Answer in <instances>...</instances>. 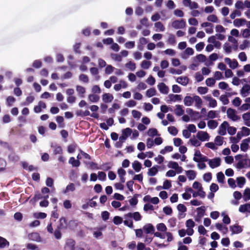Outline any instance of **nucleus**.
Segmentation results:
<instances>
[{
	"mask_svg": "<svg viewBox=\"0 0 250 250\" xmlns=\"http://www.w3.org/2000/svg\"><path fill=\"white\" fill-rule=\"evenodd\" d=\"M51 147L53 149V154L57 155V154H62V149L61 146L58 145L57 144L53 145L52 144L51 145Z\"/></svg>",
	"mask_w": 250,
	"mask_h": 250,
	"instance_id": "nucleus-11",
	"label": "nucleus"
},
{
	"mask_svg": "<svg viewBox=\"0 0 250 250\" xmlns=\"http://www.w3.org/2000/svg\"><path fill=\"white\" fill-rule=\"evenodd\" d=\"M223 139L224 138L222 137H221L220 136H217L215 138V143L217 145L220 146L222 145L223 143Z\"/></svg>",
	"mask_w": 250,
	"mask_h": 250,
	"instance_id": "nucleus-55",
	"label": "nucleus"
},
{
	"mask_svg": "<svg viewBox=\"0 0 250 250\" xmlns=\"http://www.w3.org/2000/svg\"><path fill=\"white\" fill-rule=\"evenodd\" d=\"M236 181L238 187L242 188L246 183V179L244 177H239L237 178Z\"/></svg>",
	"mask_w": 250,
	"mask_h": 250,
	"instance_id": "nucleus-29",
	"label": "nucleus"
},
{
	"mask_svg": "<svg viewBox=\"0 0 250 250\" xmlns=\"http://www.w3.org/2000/svg\"><path fill=\"white\" fill-rule=\"evenodd\" d=\"M75 190V184L74 183H70L69 184H68L66 186L65 189L63 191V193L64 194H66L69 191L73 192Z\"/></svg>",
	"mask_w": 250,
	"mask_h": 250,
	"instance_id": "nucleus-22",
	"label": "nucleus"
},
{
	"mask_svg": "<svg viewBox=\"0 0 250 250\" xmlns=\"http://www.w3.org/2000/svg\"><path fill=\"white\" fill-rule=\"evenodd\" d=\"M60 223L58 226L59 229H64L67 228L66 219L64 217H61L59 220Z\"/></svg>",
	"mask_w": 250,
	"mask_h": 250,
	"instance_id": "nucleus-15",
	"label": "nucleus"
},
{
	"mask_svg": "<svg viewBox=\"0 0 250 250\" xmlns=\"http://www.w3.org/2000/svg\"><path fill=\"white\" fill-rule=\"evenodd\" d=\"M156 91L154 88L148 89L146 92V95L148 97H151L156 94Z\"/></svg>",
	"mask_w": 250,
	"mask_h": 250,
	"instance_id": "nucleus-44",
	"label": "nucleus"
},
{
	"mask_svg": "<svg viewBox=\"0 0 250 250\" xmlns=\"http://www.w3.org/2000/svg\"><path fill=\"white\" fill-rule=\"evenodd\" d=\"M194 101L195 102V105L198 108H200L202 104V100L201 98L198 96H194L193 97Z\"/></svg>",
	"mask_w": 250,
	"mask_h": 250,
	"instance_id": "nucleus-33",
	"label": "nucleus"
},
{
	"mask_svg": "<svg viewBox=\"0 0 250 250\" xmlns=\"http://www.w3.org/2000/svg\"><path fill=\"white\" fill-rule=\"evenodd\" d=\"M113 99V96L109 93H104L103 95V100L105 103L111 102Z\"/></svg>",
	"mask_w": 250,
	"mask_h": 250,
	"instance_id": "nucleus-20",
	"label": "nucleus"
},
{
	"mask_svg": "<svg viewBox=\"0 0 250 250\" xmlns=\"http://www.w3.org/2000/svg\"><path fill=\"white\" fill-rule=\"evenodd\" d=\"M128 218H133L136 221H138L141 220L142 216L139 212H129L125 215V218L127 219Z\"/></svg>",
	"mask_w": 250,
	"mask_h": 250,
	"instance_id": "nucleus-3",
	"label": "nucleus"
},
{
	"mask_svg": "<svg viewBox=\"0 0 250 250\" xmlns=\"http://www.w3.org/2000/svg\"><path fill=\"white\" fill-rule=\"evenodd\" d=\"M9 246V242L4 238L0 236V249H3Z\"/></svg>",
	"mask_w": 250,
	"mask_h": 250,
	"instance_id": "nucleus-26",
	"label": "nucleus"
},
{
	"mask_svg": "<svg viewBox=\"0 0 250 250\" xmlns=\"http://www.w3.org/2000/svg\"><path fill=\"white\" fill-rule=\"evenodd\" d=\"M151 62L144 60L142 62L141 66L143 69H147L151 65Z\"/></svg>",
	"mask_w": 250,
	"mask_h": 250,
	"instance_id": "nucleus-45",
	"label": "nucleus"
},
{
	"mask_svg": "<svg viewBox=\"0 0 250 250\" xmlns=\"http://www.w3.org/2000/svg\"><path fill=\"white\" fill-rule=\"evenodd\" d=\"M137 250H151L149 248H146L145 245L143 243H139L137 245Z\"/></svg>",
	"mask_w": 250,
	"mask_h": 250,
	"instance_id": "nucleus-62",
	"label": "nucleus"
},
{
	"mask_svg": "<svg viewBox=\"0 0 250 250\" xmlns=\"http://www.w3.org/2000/svg\"><path fill=\"white\" fill-rule=\"evenodd\" d=\"M132 132V129L129 127H127L123 130L122 134L127 138L131 135Z\"/></svg>",
	"mask_w": 250,
	"mask_h": 250,
	"instance_id": "nucleus-50",
	"label": "nucleus"
},
{
	"mask_svg": "<svg viewBox=\"0 0 250 250\" xmlns=\"http://www.w3.org/2000/svg\"><path fill=\"white\" fill-rule=\"evenodd\" d=\"M186 22L184 19L175 20L172 22V26L175 29H182L186 26Z\"/></svg>",
	"mask_w": 250,
	"mask_h": 250,
	"instance_id": "nucleus-1",
	"label": "nucleus"
},
{
	"mask_svg": "<svg viewBox=\"0 0 250 250\" xmlns=\"http://www.w3.org/2000/svg\"><path fill=\"white\" fill-rule=\"evenodd\" d=\"M250 90V85L247 84H245L241 89V94L244 97H246Z\"/></svg>",
	"mask_w": 250,
	"mask_h": 250,
	"instance_id": "nucleus-16",
	"label": "nucleus"
},
{
	"mask_svg": "<svg viewBox=\"0 0 250 250\" xmlns=\"http://www.w3.org/2000/svg\"><path fill=\"white\" fill-rule=\"evenodd\" d=\"M69 163L71 164L74 167H79L81 163L78 160H76L74 157H71L69 160Z\"/></svg>",
	"mask_w": 250,
	"mask_h": 250,
	"instance_id": "nucleus-28",
	"label": "nucleus"
},
{
	"mask_svg": "<svg viewBox=\"0 0 250 250\" xmlns=\"http://www.w3.org/2000/svg\"><path fill=\"white\" fill-rule=\"evenodd\" d=\"M167 43L171 45H174L176 43L175 36L172 34H169L167 40Z\"/></svg>",
	"mask_w": 250,
	"mask_h": 250,
	"instance_id": "nucleus-40",
	"label": "nucleus"
},
{
	"mask_svg": "<svg viewBox=\"0 0 250 250\" xmlns=\"http://www.w3.org/2000/svg\"><path fill=\"white\" fill-rule=\"evenodd\" d=\"M186 174L190 180L194 179L196 177V172L193 170L186 171Z\"/></svg>",
	"mask_w": 250,
	"mask_h": 250,
	"instance_id": "nucleus-32",
	"label": "nucleus"
},
{
	"mask_svg": "<svg viewBox=\"0 0 250 250\" xmlns=\"http://www.w3.org/2000/svg\"><path fill=\"white\" fill-rule=\"evenodd\" d=\"M246 22L247 21L244 19H236L234 20L233 24L236 27H240Z\"/></svg>",
	"mask_w": 250,
	"mask_h": 250,
	"instance_id": "nucleus-23",
	"label": "nucleus"
},
{
	"mask_svg": "<svg viewBox=\"0 0 250 250\" xmlns=\"http://www.w3.org/2000/svg\"><path fill=\"white\" fill-rule=\"evenodd\" d=\"M207 20L208 21L213 22H218V18L217 16L215 15H210L208 16L207 18Z\"/></svg>",
	"mask_w": 250,
	"mask_h": 250,
	"instance_id": "nucleus-60",
	"label": "nucleus"
},
{
	"mask_svg": "<svg viewBox=\"0 0 250 250\" xmlns=\"http://www.w3.org/2000/svg\"><path fill=\"white\" fill-rule=\"evenodd\" d=\"M194 102L193 98L190 96H186L184 100V104L186 106H190Z\"/></svg>",
	"mask_w": 250,
	"mask_h": 250,
	"instance_id": "nucleus-25",
	"label": "nucleus"
},
{
	"mask_svg": "<svg viewBox=\"0 0 250 250\" xmlns=\"http://www.w3.org/2000/svg\"><path fill=\"white\" fill-rule=\"evenodd\" d=\"M229 125V123L227 121L223 122L219 126L218 133L221 135H225L226 134L227 127H228Z\"/></svg>",
	"mask_w": 250,
	"mask_h": 250,
	"instance_id": "nucleus-9",
	"label": "nucleus"
},
{
	"mask_svg": "<svg viewBox=\"0 0 250 250\" xmlns=\"http://www.w3.org/2000/svg\"><path fill=\"white\" fill-rule=\"evenodd\" d=\"M125 66L131 71H134L136 68V64L131 61H129L126 63Z\"/></svg>",
	"mask_w": 250,
	"mask_h": 250,
	"instance_id": "nucleus-48",
	"label": "nucleus"
},
{
	"mask_svg": "<svg viewBox=\"0 0 250 250\" xmlns=\"http://www.w3.org/2000/svg\"><path fill=\"white\" fill-rule=\"evenodd\" d=\"M218 125V123L214 120H209L208 122V126L211 129L215 128Z\"/></svg>",
	"mask_w": 250,
	"mask_h": 250,
	"instance_id": "nucleus-47",
	"label": "nucleus"
},
{
	"mask_svg": "<svg viewBox=\"0 0 250 250\" xmlns=\"http://www.w3.org/2000/svg\"><path fill=\"white\" fill-rule=\"evenodd\" d=\"M221 164V159L219 157L209 160L208 165L212 168L219 167Z\"/></svg>",
	"mask_w": 250,
	"mask_h": 250,
	"instance_id": "nucleus-4",
	"label": "nucleus"
},
{
	"mask_svg": "<svg viewBox=\"0 0 250 250\" xmlns=\"http://www.w3.org/2000/svg\"><path fill=\"white\" fill-rule=\"evenodd\" d=\"M169 100H167V103L171 102L180 101L182 100V95H174L170 94L168 95Z\"/></svg>",
	"mask_w": 250,
	"mask_h": 250,
	"instance_id": "nucleus-12",
	"label": "nucleus"
},
{
	"mask_svg": "<svg viewBox=\"0 0 250 250\" xmlns=\"http://www.w3.org/2000/svg\"><path fill=\"white\" fill-rule=\"evenodd\" d=\"M159 167V166H153L152 167L148 169V171L147 172V174L148 176H153L155 175L157 172H158V168Z\"/></svg>",
	"mask_w": 250,
	"mask_h": 250,
	"instance_id": "nucleus-21",
	"label": "nucleus"
},
{
	"mask_svg": "<svg viewBox=\"0 0 250 250\" xmlns=\"http://www.w3.org/2000/svg\"><path fill=\"white\" fill-rule=\"evenodd\" d=\"M147 134L149 136L154 137L158 135V131L154 128H150L148 130Z\"/></svg>",
	"mask_w": 250,
	"mask_h": 250,
	"instance_id": "nucleus-46",
	"label": "nucleus"
},
{
	"mask_svg": "<svg viewBox=\"0 0 250 250\" xmlns=\"http://www.w3.org/2000/svg\"><path fill=\"white\" fill-rule=\"evenodd\" d=\"M228 117L231 119L233 121H236L240 119V117L236 115V111L234 109L231 108L228 109L227 111Z\"/></svg>",
	"mask_w": 250,
	"mask_h": 250,
	"instance_id": "nucleus-2",
	"label": "nucleus"
},
{
	"mask_svg": "<svg viewBox=\"0 0 250 250\" xmlns=\"http://www.w3.org/2000/svg\"><path fill=\"white\" fill-rule=\"evenodd\" d=\"M197 138L201 141H205L208 140L209 136L207 132L200 131H199L196 135Z\"/></svg>",
	"mask_w": 250,
	"mask_h": 250,
	"instance_id": "nucleus-6",
	"label": "nucleus"
},
{
	"mask_svg": "<svg viewBox=\"0 0 250 250\" xmlns=\"http://www.w3.org/2000/svg\"><path fill=\"white\" fill-rule=\"evenodd\" d=\"M175 113L177 116H180L184 114V110L183 109L182 106L180 105H176L175 109Z\"/></svg>",
	"mask_w": 250,
	"mask_h": 250,
	"instance_id": "nucleus-30",
	"label": "nucleus"
},
{
	"mask_svg": "<svg viewBox=\"0 0 250 250\" xmlns=\"http://www.w3.org/2000/svg\"><path fill=\"white\" fill-rule=\"evenodd\" d=\"M241 132L244 136H249L250 134V129L247 127L243 126L242 127Z\"/></svg>",
	"mask_w": 250,
	"mask_h": 250,
	"instance_id": "nucleus-64",
	"label": "nucleus"
},
{
	"mask_svg": "<svg viewBox=\"0 0 250 250\" xmlns=\"http://www.w3.org/2000/svg\"><path fill=\"white\" fill-rule=\"evenodd\" d=\"M215 83V80L212 78H208L206 80V83L208 86H212L214 85Z\"/></svg>",
	"mask_w": 250,
	"mask_h": 250,
	"instance_id": "nucleus-54",
	"label": "nucleus"
},
{
	"mask_svg": "<svg viewBox=\"0 0 250 250\" xmlns=\"http://www.w3.org/2000/svg\"><path fill=\"white\" fill-rule=\"evenodd\" d=\"M187 113L190 115L191 116H192L193 114H196V116L198 118H201V116L199 115V113L197 111H194L192 109L188 108L186 110Z\"/></svg>",
	"mask_w": 250,
	"mask_h": 250,
	"instance_id": "nucleus-49",
	"label": "nucleus"
},
{
	"mask_svg": "<svg viewBox=\"0 0 250 250\" xmlns=\"http://www.w3.org/2000/svg\"><path fill=\"white\" fill-rule=\"evenodd\" d=\"M155 27L159 29L160 31H164L165 28L162 23L160 21L157 22L154 24Z\"/></svg>",
	"mask_w": 250,
	"mask_h": 250,
	"instance_id": "nucleus-56",
	"label": "nucleus"
},
{
	"mask_svg": "<svg viewBox=\"0 0 250 250\" xmlns=\"http://www.w3.org/2000/svg\"><path fill=\"white\" fill-rule=\"evenodd\" d=\"M212 178V174L210 172H208L204 174L203 179L207 182H209L211 181Z\"/></svg>",
	"mask_w": 250,
	"mask_h": 250,
	"instance_id": "nucleus-58",
	"label": "nucleus"
},
{
	"mask_svg": "<svg viewBox=\"0 0 250 250\" xmlns=\"http://www.w3.org/2000/svg\"><path fill=\"white\" fill-rule=\"evenodd\" d=\"M76 90L81 97H84V94L85 92V89L83 87L80 85H77L76 86Z\"/></svg>",
	"mask_w": 250,
	"mask_h": 250,
	"instance_id": "nucleus-35",
	"label": "nucleus"
},
{
	"mask_svg": "<svg viewBox=\"0 0 250 250\" xmlns=\"http://www.w3.org/2000/svg\"><path fill=\"white\" fill-rule=\"evenodd\" d=\"M28 238L29 240L33 241L40 242L41 241V237L38 232H32L28 234Z\"/></svg>",
	"mask_w": 250,
	"mask_h": 250,
	"instance_id": "nucleus-5",
	"label": "nucleus"
},
{
	"mask_svg": "<svg viewBox=\"0 0 250 250\" xmlns=\"http://www.w3.org/2000/svg\"><path fill=\"white\" fill-rule=\"evenodd\" d=\"M75 241L72 239H68L66 242V249L67 250H74L75 246Z\"/></svg>",
	"mask_w": 250,
	"mask_h": 250,
	"instance_id": "nucleus-13",
	"label": "nucleus"
},
{
	"mask_svg": "<svg viewBox=\"0 0 250 250\" xmlns=\"http://www.w3.org/2000/svg\"><path fill=\"white\" fill-rule=\"evenodd\" d=\"M249 144L247 142L245 141V139L242 141V143L240 145V149L243 151H246L249 148Z\"/></svg>",
	"mask_w": 250,
	"mask_h": 250,
	"instance_id": "nucleus-38",
	"label": "nucleus"
},
{
	"mask_svg": "<svg viewBox=\"0 0 250 250\" xmlns=\"http://www.w3.org/2000/svg\"><path fill=\"white\" fill-rule=\"evenodd\" d=\"M143 229L146 234H153L155 231L154 227L151 224H147L145 225Z\"/></svg>",
	"mask_w": 250,
	"mask_h": 250,
	"instance_id": "nucleus-10",
	"label": "nucleus"
},
{
	"mask_svg": "<svg viewBox=\"0 0 250 250\" xmlns=\"http://www.w3.org/2000/svg\"><path fill=\"white\" fill-rule=\"evenodd\" d=\"M225 61L227 63L229 66L232 69H235L238 66V62L236 60L233 59L232 61L229 58H225Z\"/></svg>",
	"mask_w": 250,
	"mask_h": 250,
	"instance_id": "nucleus-8",
	"label": "nucleus"
},
{
	"mask_svg": "<svg viewBox=\"0 0 250 250\" xmlns=\"http://www.w3.org/2000/svg\"><path fill=\"white\" fill-rule=\"evenodd\" d=\"M206 100L209 102V105L210 107H214L217 106V102L216 100L213 99L211 96H207Z\"/></svg>",
	"mask_w": 250,
	"mask_h": 250,
	"instance_id": "nucleus-24",
	"label": "nucleus"
},
{
	"mask_svg": "<svg viewBox=\"0 0 250 250\" xmlns=\"http://www.w3.org/2000/svg\"><path fill=\"white\" fill-rule=\"evenodd\" d=\"M217 179L219 183H223L224 182L225 176L222 172L217 173Z\"/></svg>",
	"mask_w": 250,
	"mask_h": 250,
	"instance_id": "nucleus-43",
	"label": "nucleus"
},
{
	"mask_svg": "<svg viewBox=\"0 0 250 250\" xmlns=\"http://www.w3.org/2000/svg\"><path fill=\"white\" fill-rule=\"evenodd\" d=\"M194 161L199 163V162H209V159H208V157L206 156H203L202 155V156L200 157V159L194 157L193 158Z\"/></svg>",
	"mask_w": 250,
	"mask_h": 250,
	"instance_id": "nucleus-34",
	"label": "nucleus"
},
{
	"mask_svg": "<svg viewBox=\"0 0 250 250\" xmlns=\"http://www.w3.org/2000/svg\"><path fill=\"white\" fill-rule=\"evenodd\" d=\"M86 165L89 166L90 168L92 169H100V167L98 166V164L93 162H90L88 163L84 162Z\"/></svg>",
	"mask_w": 250,
	"mask_h": 250,
	"instance_id": "nucleus-42",
	"label": "nucleus"
},
{
	"mask_svg": "<svg viewBox=\"0 0 250 250\" xmlns=\"http://www.w3.org/2000/svg\"><path fill=\"white\" fill-rule=\"evenodd\" d=\"M113 223L116 225H119L123 222V219L122 217L116 216L113 218Z\"/></svg>",
	"mask_w": 250,
	"mask_h": 250,
	"instance_id": "nucleus-52",
	"label": "nucleus"
},
{
	"mask_svg": "<svg viewBox=\"0 0 250 250\" xmlns=\"http://www.w3.org/2000/svg\"><path fill=\"white\" fill-rule=\"evenodd\" d=\"M88 99L91 102L96 103L99 101L100 97L96 94H90L88 96Z\"/></svg>",
	"mask_w": 250,
	"mask_h": 250,
	"instance_id": "nucleus-39",
	"label": "nucleus"
},
{
	"mask_svg": "<svg viewBox=\"0 0 250 250\" xmlns=\"http://www.w3.org/2000/svg\"><path fill=\"white\" fill-rule=\"evenodd\" d=\"M197 214L195 218V221L197 222H199L201 219L204 215V214L205 213V207L204 206H202L201 207L198 208H197Z\"/></svg>",
	"mask_w": 250,
	"mask_h": 250,
	"instance_id": "nucleus-7",
	"label": "nucleus"
},
{
	"mask_svg": "<svg viewBox=\"0 0 250 250\" xmlns=\"http://www.w3.org/2000/svg\"><path fill=\"white\" fill-rule=\"evenodd\" d=\"M243 199L245 201L250 200V188H247L244 191L243 195Z\"/></svg>",
	"mask_w": 250,
	"mask_h": 250,
	"instance_id": "nucleus-36",
	"label": "nucleus"
},
{
	"mask_svg": "<svg viewBox=\"0 0 250 250\" xmlns=\"http://www.w3.org/2000/svg\"><path fill=\"white\" fill-rule=\"evenodd\" d=\"M158 89L160 92L163 94H167L168 92V87L163 83H161L158 85Z\"/></svg>",
	"mask_w": 250,
	"mask_h": 250,
	"instance_id": "nucleus-14",
	"label": "nucleus"
},
{
	"mask_svg": "<svg viewBox=\"0 0 250 250\" xmlns=\"http://www.w3.org/2000/svg\"><path fill=\"white\" fill-rule=\"evenodd\" d=\"M16 101L15 98L12 96H8L6 99V102L7 103V105L9 106H11L12 105L13 103H14Z\"/></svg>",
	"mask_w": 250,
	"mask_h": 250,
	"instance_id": "nucleus-59",
	"label": "nucleus"
},
{
	"mask_svg": "<svg viewBox=\"0 0 250 250\" xmlns=\"http://www.w3.org/2000/svg\"><path fill=\"white\" fill-rule=\"evenodd\" d=\"M140 196V194H135L133 197L129 200V202L131 206H135L137 204L138 200L137 198Z\"/></svg>",
	"mask_w": 250,
	"mask_h": 250,
	"instance_id": "nucleus-31",
	"label": "nucleus"
},
{
	"mask_svg": "<svg viewBox=\"0 0 250 250\" xmlns=\"http://www.w3.org/2000/svg\"><path fill=\"white\" fill-rule=\"evenodd\" d=\"M173 150V147L172 146H166L164 149L160 150V153L165 154L167 152H171Z\"/></svg>",
	"mask_w": 250,
	"mask_h": 250,
	"instance_id": "nucleus-53",
	"label": "nucleus"
},
{
	"mask_svg": "<svg viewBox=\"0 0 250 250\" xmlns=\"http://www.w3.org/2000/svg\"><path fill=\"white\" fill-rule=\"evenodd\" d=\"M167 130L169 133L173 136L176 135L178 131V129L174 126L168 127Z\"/></svg>",
	"mask_w": 250,
	"mask_h": 250,
	"instance_id": "nucleus-41",
	"label": "nucleus"
},
{
	"mask_svg": "<svg viewBox=\"0 0 250 250\" xmlns=\"http://www.w3.org/2000/svg\"><path fill=\"white\" fill-rule=\"evenodd\" d=\"M230 229L232 231V234L235 233H239L243 231L241 226L238 225H235L230 227Z\"/></svg>",
	"mask_w": 250,
	"mask_h": 250,
	"instance_id": "nucleus-17",
	"label": "nucleus"
},
{
	"mask_svg": "<svg viewBox=\"0 0 250 250\" xmlns=\"http://www.w3.org/2000/svg\"><path fill=\"white\" fill-rule=\"evenodd\" d=\"M189 79L187 77H180L177 78L176 80V82L183 85H186L188 83Z\"/></svg>",
	"mask_w": 250,
	"mask_h": 250,
	"instance_id": "nucleus-19",
	"label": "nucleus"
},
{
	"mask_svg": "<svg viewBox=\"0 0 250 250\" xmlns=\"http://www.w3.org/2000/svg\"><path fill=\"white\" fill-rule=\"evenodd\" d=\"M111 167L112 165L109 162L104 163L100 167V169H102L104 171H107L111 168Z\"/></svg>",
	"mask_w": 250,
	"mask_h": 250,
	"instance_id": "nucleus-37",
	"label": "nucleus"
},
{
	"mask_svg": "<svg viewBox=\"0 0 250 250\" xmlns=\"http://www.w3.org/2000/svg\"><path fill=\"white\" fill-rule=\"evenodd\" d=\"M201 26L202 27H208V26L210 27V28H209L206 29V32L207 33L211 34V33H212L213 32V30L212 29L213 24L210 22H203L201 24Z\"/></svg>",
	"mask_w": 250,
	"mask_h": 250,
	"instance_id": "nucleus-18",
	"label": "nucleus"
},
{
	"mask_svg": "<svg viewBox=\"0 0 250 250\" xmlns=\"http://www.w3.org/2000/svg\"><path fill=\"white\" fill-rule=\"evenodd\" d=\"M63 121L64 119L62 116H59L56 117V121L59 124L60 127H63L64 126Z\"/></svg>",
	"mask_w": 250,
	"mask_h": 250,
	"instance_id": "nucleus-57",
	"label": "nucleus"
},
{
	"mask_svg": "<svg viewBox=\"0 0 250 250\" xmlns=\"http://www.w3.org/2000/svg\"><path fill=\"white\" fill-rule=\"evenodd\" d=\"M132 167L136 172H138L142 168V165L139 161H135L132 164Z\"/></svg>",
	"mask_w": 250,
	"mask_h": 250,
	"instance_id": "nucleus-27",
	"label": "nucleus"
},
{
	"mask_svg": "<svg viewBox=\"0 0 250 250\" xmlns=\"http://www.w3.org/2000/svg\"><path fill=\"white\" fill-rule=\"evenodd\" d=\"M157 229L159 231L162 232H165L167 229L166 225L162 223H159L157 225Z\"/></svg>",
	"mask_w": 250,
	"mask_h": 250,
	"instance_id": "nucleus-51",
	"label": "nucleus"
},
{
	"mask_svg": "<svg viewBox=\"0 0 250 250\" xmlns=\"http://www.w3.org/2000/svg\"><path fill=\"white\" fill-rule=\"evenodd\" d=\"M79 80L81 81H82L85 83H87L89 81V79H88V76L83 74H82L79 76Z\"/></svg>",
	"mask_w": 250,
	"mask_h": 250,
	"instance_id": "nucleus-61",
	"label": "nucleus"
},
{
	"mask_svg": "<svg viewBox=\"0 0 250 250\" xmlns=\"http://www.w3.org/2000/svg\"><path fill=\"white\" fill-rule=\"evenodd\" d=\"M26 248L31 250H40L37 245L31 243L27 244L26 245Z\"/></svg>",
	"mask_w": 250,
	"mask_h": 250,
	"instance_id": "nucleus-63",
	"label": "nucleus"
}]
</instances>
